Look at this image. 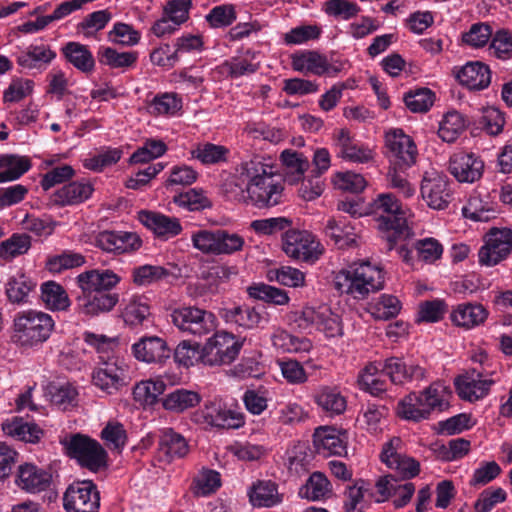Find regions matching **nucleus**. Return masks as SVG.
I'll list each match as a JSON object with an SVG mask.
<instances>
[{"label":"nucleus","mask_w":512,"mask_h":512,"mask_svg":"<svg viewBox=\"0 0 512 512\" xmlns=\"http://www.w3.org/2000/svg\"><path fill=\"white\" fill-rule=\"evenodd\" d=\"M291 65L297 72L314 74L317 76H334L341 70L340 66L329 62L326 56L321 55L316 51H306L294 54L292 56Z\"/></svg>","instance_id":"nucleus-24"},{"label":"nucleus","mask_w":512,"mask_h":512,"mask_svg":"<svg viewBox=\"0 0 512 512\" xmlns=\"http://www.w3.org/2000/svg\"><path fill=\"white\" fill-rule=\"evenodd\" d=\"M138 219L147 229L164 240L173 238L182 231L178 218L159 212L143 210L138 213Z\"/></svg>","instance_id":"nucleus-28"},{"label":"nucleus","mask_w":512,"mask_h":512,"mask_svg":"<svg viewBox=\"0 0 512 512\" xmlns=\"http://www.w3.org/2000/svg\"><path fill=\"white\" fill-rule=\"evenodd\" d=\"M36 284L27 276L21 274L12 277L6 284V294L10 302L16 304L26 303L30 292Z\"/></svg>","instance_id":"nucleus-58"},{"label":"nucleus","mask_w":512,"mask_h":512,"mask_svg":"<svg viewBox=\"0 0 512 512\" xmlns=\"http://www.w3.org/2000/svg\"><path fill=\"white\" fill-rule=\"evenodd\" d=\"M313 441L318 453L341 456L347 452V433L323 426L315 430Z\"/></svg>","instance_id":"nucleus-29"},{"label":"nucleus","mask_w":512,"mask_h":512,"mask_svg":"<svg viewBox=\"0 0 512 512\" xmlns=\"http://www.w3.org/2000/svg\"><path fill=\"white\" fill-rule=\"evenodd\" d=\"M512 252V230L492 229L486 236L485 244L478 252L479 263L494 266L504 260Z\"/></svg>","instance_id":"nucleus-18"},{"label":"nucleus","mask_w":512,"mask_h":512,"mask_svg":"<svg viewBox=\"0 0 512 512\" xmlns=\"http://www.w3.org/2000/svg\"><path fill=\"white\" fill-rule=\"evenodd\" d=\"M120 281L121 277L110 269H90L78 274L75 282L81 294L76 298L77 311L89 317L112 311L119 295L110 291Z\"/></svg>","instance_id":"nucleus-2"},{"label":"nucleus","mask_w":512,"mask_h":512,"mask_svg":"<svg viewBox=\"0 0 512 512\" xmlns=\"http://www.w3.org/2000/svg\"><path fill=\"white\" fill-rule=\"evenodd\" d=\"M318 407L329 416L341 415L346 411L347 399L338 387L323 386L314 395Z\"/></svg>","instance_id":"nucleus-37"},{"label":"nucleus","mask_w":512,"mask_h":512,"mask_svg":"<svg viewBox=\"0 0 512 512\" xmlns=\"http://www.w3.org/2000/svg\"><path fill=\"white\" fill-rule=\"evenodd\" d=\"M401 310L399 299L393 295H382L370 306L371 315L378 320H389L396 317Z\"/></svg>","instance_id":"nucleus-62"},{"label":"nucleus","mask_w":512,"mask_h":512,"mask_svg":"<svg viewBox=\"0 0 512 512\" xmlns=\"http://www.w3.org/2000/svg\"><path fill=\"white\" fill-rule=\"evenodd\" d=\"M42 392L44 398L60 410L66 411L77 405L78 390L67 380H49L42 385Z\"/></svg>","instance_id":"nucleus-23"},{"label":"nucleus","mask_w":512,"mask_h":512,"mask_svg":"<svg viewBox=\"0 0 512 512\" xmlns=\"http://www.w3.org/2000/svg\"><path fill=\"white\" fill-rule=\"evenodd\" d=\"M31 167L27 157L15 154L0 155V183L15 181Z\"/></svg>","instance_id":"nucleus-45"},{"label":"nucleus","mask_w":512,"mask_h":512,"mask_svg":"<svg viewBox=\"0 0 512 512\" xmlns=\"http://www.w3.org/2000/svg\"><path fill=\"white\" fill-rule=\"evenodd\" d=\"M420 192L427 205L436 210L447 208L452 198L447 176L435 169L424 172Z\"/></svg>","instance_id":"nucleus-17"},{"label":"nucleus","mask_w":512,"mask_h":512,"mask_svg":"<svg viewBox=\"0 0 512 512\" xmlns=\"http://www.w3.org/2000/svg\"><path fill=\"white\" fill-rule=\"evenodd\" d=\"M170 318L180 331L198 337L213 332L217 327L213 313L194 306L176 308L171 312Z\"/></svg>","instance_id":"nucleus-11"},{"label":"nucleus","mask_w":512,"mask_h":512,"mask_svg":"<svg viewBox=\"0 0 512 512\" xmlns=\"http://www.w3.org/2000/svg\"><path fill=\"white\" fill-rule=\"evenodd\" d=\"M282 248L288 257L311 264L324 252V247L312 233L299 230L285 233Z\"/></svg>","instance_id":"nucleus-14"},{"label":"nucleus","mask_w":512,"mask_h":512,"mask_svg":"<svg viewBox=\"0 0 512 512\" xmlns=\"http://www.w3.org/2000/svg\"><path fill=\"white\" fill-rule=\"evenodd\" d=\"M229 149L223 145L200 143L191 150V156L204 165L219 164L227 161Z\"/></svg>","instance_id":"nucleus-52"},{"label":"nucleus","mask_w":512,"mask_h":512,"mask_svg":"<svg viewBox=\"0 0 512 512\" xmlns=\"http://www.w3.org/2000/svg\"><path fill=\"white\" fill-rule=\"evenodd\" d=\"M69 63L84 73L94 69L95 61L92 53L86 45L78 42H68L61 49Z\"/></svg>","instance_id":"nucleus-41"},{"label":"nucleus","mask_w":512,"mask_h":512,"mask_svg":"<svg viewBox=\"0 0 512 512\" xmlns=\"http://www.w3.org/2000/svg\"><path fill=\"white\" fill-rule=\"evenodd\" d=\"M51 482V474L36 465L25 463L17 472L16 484L29 493L44 491Z\"/></svg>","instance_id":"nucleus-31"},{"label":"nucleus","mask_w":512,"mask_h":512,"mask_svg":"<svg viewBox=\"0 0 512 512\" xmlns=\"http://www.w3.org/2000/svg\"><path fill=\"white\" fill-rule=\"evenodd\" d=\"M92 382L107 394H115L130 383L129 366L117 356L108 357L94 369Z\"/></svg>","instance_id":"nucleus-10"},{"label":"nucleus","mask_w":512,"mask_h":512,"mask_svg":"<svg viewBox=\"0 0 512 512\" xmlns=\"http://www.w3.org/2000/svg\"><path fill=\"white\" fill-rule=\"evenodd\" d=\"M150 314L147 299L140 296H133L125 305L122 316L126 324L137 326L142 324Z\"/></svg>","instance_id":"nucleus-57"},{"label":"nucleus","mask_w":512,"mask_h":512,"mask_svg":"<svg viewBox=\"0 0 512 512\" xmlns=\"http://www.w3.org/2000/svg\"><path fill=\"white\" fill-rule=\"evenodd\" d=\"M452 391L445 382H432L420 393H411L398 404V414L407 420L427 419L434 412H443L450 406Z\"/></svg>","instance_id":"nucleus-4"},{"label":"nucleus","mask_w":512,"mask_h":512,"mask_svg":"<svg viewBox=\"0 0 512 512\" xmlns=\"http://www.w3.org/2000/svg\"><path fill=\"white\" fill-rule=\"evenodd\" d=\"M281 160L287 169L285 179L290 184L300 181L309 168L308 159L302 153L293 150H284L281 153Z\"/></svg>","instance_id":"nucleus-51"},{"label":"nucleus","mask_w":512,"mask_h":512,"mask_svg":"<svg viewBox=\"0 0 512 512\" xmlns=\"http://www.w3.org/2000/svg\"><path fill=\"white\" fill-rule=\"evenodd\" d=\"M384 282L385 275L382 268L364 261L339 271L334 278V287L341 294L363 300L369 294L382 290Z\"/></svg>","instance_id":"nucleus-3"},{"label":"nucleus","mask_w":512,"mask_h":512,"mask_svg":"<svg viewBox=\"0 0 512 512\" xmlns=\"http://www.w3.org/2000/svg\"><path fill=\"white\" fill-rule=\"evenodd\" d=\"M402 441L393 437L383 445L380 458L390 469L396 471L403 479H410L419 474L420 465L415 459L401 452Z\"/></svg>","instance_id":"nucleus-19"},{"label":"nucleus","mask_w":512,"mask_h":512,"mask_svg":"<svg viewBox=\"0 0 512 512\" xmlns=\"http://www.w3.org/2000/svg\"><path fill=\"white\" fill-rule=\"evenodd\" d=\"M233 183L237 188L234 197L238 201L257 208H269L282 202L283 185L272 162L262 156L241 162Z\"/></svg>","instance_id":"nucleus-1"},{"label":"nucleus","mask_w":512,"mask_h":512,"mask_svg":"<svg viewBox=\"0 0 512 512\" xmlns=\"http://www.w3.org/2000/svg\"><path fill=\"white\" fill-rule=\"evenodd\" d=\"M387 157L392 166L399 170L412 167L418 157V149L414 140L402 129H391L385 134Z\"/></svg>","instance_id":"nucleus-15"},{"label":"nucleus","mask_w":512,"mask_h":512,"mask_svg":"<svg viewBox=\"0 0 512 512\" xmlns=\"http://www.w3.org/2000/svg\"><path fill=\"white\" fill-rule=\"evenodd\" d=\"M54 327L55 321L45 312L21 311L13 318L10 339L19 349H35L50 338Z\"/></svg>","instance_id":"nucleus-5"},{"label":"nucleus","mask_w":512,"mask_h":512,"mask_svg":"<svg viewBox=\"0 0 512 512\" xmlns=\"http://www.w3.org/2000/svg\"><path fill=\"white\" fill-rule=\"evenodd\" d=\"M166 385L162 380L148 379L139 382L133 389V398L141 405H153L165 391Z\"/></svg>","instance_id":"nucleus-55"},{"label":"nucleus","mask_w":512,"mask_h":512,"mask_svg":"<svg viewBox=\"0 0 512 512\" xmlns=\"http://www.w3.org/2000/svg\"><path fill=\"white\" fill-rule=\"evenodd\" d=\"M60 443L70 458L90 471L97 472L107 465V453L102 445L86 435L76 433L66 436Z\"/></svg>","instance_id":"nucleus-8"},{"label":"nucleus","mask_w":512,"mask_h":512,"mask_svg":"<svg viewBox=\"0 0 512 512\" xmlns=\"http://www.w3.org/2000/svg\"><path fill=\"white\" fill-rule=\"evenodd\" d=\"M41 299L45 306L53 311H64L71 304L65 289L54 281L41 285Z\"/></svg>","instance_id":"nucleus-49"},{"label":"nucleus","mask_w":512,"mask_h":512,"mask_svg":"<svg viewBox=\"0 0 512 512\" xmlns=\"http://www.w3.org/2000/svg\"><path fill=\"white\" fill-rule=\"evenodd\" d=\"M456 77L461 85L470 90H483L491 82L489 67L478 61L466 63L457 71Z\"/></svg>","instance_id":"nucleus-33"},{"label":"nucleus","mask_w":512,"mask_h":512,"mask_svg":"<svg viewBox=\"0 0 512 512\" xmlns=\"http://www.w3.org/2000/svg\"><path fill=\"white\" fill-rule=\"evenodd\" d=\"M134 357L148 364H162L170 358L171 350L167 342L158 336L142 337L132 345Z\"/></svg>","instance_id":"nucleus-27"},{"label":"nucleus","mask_w":512,"mask_h":512,"mask_svg":"<svg viewBox=\"0 0 512 512\" xmlns=\"http://www.w3.org/2000/svg\"><path fill=\"white\" fill-rule=\"evenodd\" d=\"M182 108V99L172 92L156 95L148 105V110L156 116H174Z\"/></svg>","instance_id":"nucleus-54"},{"label":"nucleus","mask_w":512,"mask_h":512,"mask_svg":"<svg viewBox=\"0 0 512 512\" xmlns=\"http://www.w3.org/2000/svg\"><path fill=\"white\" fill-rule=\"evenodd\" d=\"M260 68L258 53L246 50L242 54L224 61L219 67L221 74L231 78H239L255 73Z\"/></svg>","instance_id":"nucleus-32"},{"label":"nucleus","mask_w":512,"mask_h":512,"mask_svg":"<svg viewBox=\"0 0 512 512\" xmlns=\"http://www.w3.org/2000/svg\"><path fill=\"white\" fill-rule=\"evenodd\" d=\"M201 401L200 395L192 390L176 389L167 394L162 401L163 407L171 412L181 413L195 407Z\"/></svg>","instance_id":"nucleus-48"},{"label":"nucleus","mask_w":512,"mask_h":512,"mask_svg":"<svg viewBox=\"0 0 512 512\" xmlns=\"http://www.w3.org/2000/svg\"><path fill=\"white\" fill-rule=\"evenodd\" d=\"M94 244L107 253L125 254L139 249L142 241L133 232L104 230L95 236Z\"/></svg>","instance_id":"nucleus-20"},{"label":"nucleus","mask_w":512,"mask_h":512,"mask_svg":"<svg viewBox=\"0 0 512 512\" xmlns=\"http://www.w3.org/2000/svg\"><path fill=\"white\" fill-rule=\"evenodd\" d=\"M334 145L337 155L353 163H368L373 160V151L359 144L346 129H339L334 133Z\"/></svg>","instance_id":"nucleus-26"},{"label":"nucleus","mask_w":512,"mask_h":512,"mask_svg":"<svg viewBox=\"0 0 512 512\" xmlns=\"http://www.w3.org/2000/svg\"><path fill=\"white\" fill-rule=\"evenodd\" d=\"M288 321L302 331L316 329L327 337H336L342 332L339 316L325 305L317 308L307 306L302 310L290 312Z\"/></svg>","instance_id":"nucleus-9"},{"label":"nucleus","mask_w":512,"mask_h":512,"mask_svg":"<svg viewBox=\"0 0 512 512\" xmlns=\"http://www.w3.org/2000/svg\"><path fill=\"white\" fill-rule=\"evenodd\" d=\"M333 489L328 478L321 472H314L306 484L300 488L299 495L312 501L325 500L332 496Z\"/></svg>","instance_id":"nucleus-43"},{"label":"nucleus","mask_w":512,"mask_h":512,"mask_svg":"<svg viewBox=\"0 0 512 512\" xmlns=\"http://www.w3.org/2000/svg\"><path fill=\"white\" fill-rule=\"evenodd\" d=\"M484 162L473 153L459 152L451 156L449 171L457 181L474 183L483 174Z\"/></svg>","instance_id":"nucleus-25"},{"label":"nucleus","mask_w":512,"mask_h":512,"mask_svg":"<svg viewBox=\"0 0 512 512\" xmlns=\"http://www.w3.org/2000/svg\"><path fill=\"white\" fill-rule=\"evenodd\" d=\"M56 57V53L47 45H30L26 52L17 57V64L24 69H35L40 64L48 65Z\"/></svg>","instance_id":"nucleus-47"},{"label":"nucleus","mask_w":512,"mask_h":512,"mask_svg":"<svg viewBox=\"0 0 512 512\" xmlns=\"http://www.w3.org/2000/svg\"><path fill=\"white\" fill-rule=\"evenodd\" d=\"M454 384L456 392L462 400L475 402L488 395L494 380L483 377L481 372L472 369L458 376Z\"/></svg>","instance_id":"nucleus-21"},{"label":"nucleus","mask_w":512,"mask_h":512,"mask_svg":"<svg viewBox=\"0 0 512 512\" xmlns=\"http://www.w3.org/2000/svg\"><path fill=\"white\" fill-rule=\"evenodd\" d=\"M462 214L465 218L488 222L496 217V205L489 199L488 194H481L479 191L472 193L467 204L462 208Z\"/></svg>","instance_id":"nucleus-35"},{"label":"nucleus","mask_w":512,"mask_h":512,"mask_svg":"<svg viewBox=\"0 0 512 512\" xmlns=\"http://www.w3.org/2000/svg\"><path fill=\"white\" fill-rule=\"evenodd\" d=\"M488 317V311L481 304L462 303L451 313L452 322L466 329L482 324Z\"/></svg>","instance_id":"nucleus-39"},{"label":"nucleus","mask_w":512,"mask_h":512,"mask_svg":"<svg viewBox=\"0 0 512 512\" xmlns=\"http://www.w3.org/2000/svg\"><path fill=\"white\" fill-rule=\"evenodd\" d=\"M31 248V237L25 233H14L0 243V259L11 261L26 254Z\"/></svg>","instance_id":"nucleus-53"},{"label":"nucleus","mask_w":512,"mask_h":512,"mask_svg":"<svg viewBox=\"0 0 512 512\" xmlns=\"http://www.w3.org/2000/svg\"><path fill=\"white\" fill-rule=\"evenodd\" d=\"M85 263V257L73 251H64L61 254L49 256L45 267L51 273H61L64 270L80 267Z\"/></svg>","instance_id":"nucleus-60"},{"label":"nucleus","mask_w":512,"mask_h":512,"mask_svg":"<svg viewBox=\"0 0 512 512\" xmlns=\"http://www.w3.org/2000/svg\"><path fill=\"white\" fill-rule=\"evenodd\" d=\"M248 494L252 505L257 507H272L282 501L276 483L271 480L257 481Z\"/></svg>","instance_id":"nucleus-40"},{"label":"nucleus","mask_w":512,"mask_h":512,"mask_svg":"<svg viewBox=\"0 0 512 512\" xmlns=\"http://www.w3.org/2000/svg\"><path fill=\"white\" fill-rule=\"evenodd\" d=\"M173 201L180 207L190 211H199L211 206L210 200L202 189H190L174 196Z\"/></svg>","instance_id":"nucleus-63"},{"label":"nucleus","mask_w":512,"mask_h":512,"mask_svg":"<svg viewBox=\"0 0 512 512\" xmlns=\"http://www.w3.org/2000/svg\"><path fill=\"white\" fill-rule=\"evenodd\" d=\"M93 192L88 183L72 182L57 190L53 195V202L60 206L79 204L87 200Z\"/></svg>","instance_id":"nucleus-42"},{"label":"nucleus","mask_w":512,"mask_h":512,"mask_svg":"<svg viewBox=\"0 0 512 512\" xmlns=\"http://www.w3.org/2000/svg\"><path fill=\"white\" fill-rule=\"evenodd\" d=\"M367 213L375 217L378 229L386 233L388 248L392 249L407 228L399 200L392 193H381L367 205Z\"/></svg>","instance_id":"nucleus-6"},{"label":"nucleus","mask_w":512,"mask_h":512,"mask_svg":"<svg viewBox=\"0 0 512 512\" xmlns=\"http://www.w3.org/2000/svg\"><path fill=\"white\" fill-rule=\"evenodd\" d=\"M382 364L384 376L396 385H403L408 382H421L427 378V371L415 363H407L398 357L386 359Z\"/></svg>","instance_id":"nucleus-22"},{"label":"nucleus","mask_w":512,"mask_h":512,"mask_svg":"<svg viewBox=\"0 0 512 512\" xmlns=\"http://www.w3.org/2000/svg\"><path fill=\"white\" fill-rule=\"evenodd\" d=\"M271 341L272 345L282 353H303L312 348L309 339L296 337L281 329H277L272 334Z\"/></svg>","instance_id":"nucleus-46"},{"label":"nucleus","mask_w":512,"mask_h":512,"mask_svg":"<svg viewBox=\"0 0 512 512\" xmlns=\"http://www.w3.org/2000/svg\"><path fill=\"white\" fill-rule=\"evenodd\" d=\"M194 249L205 255H233L243 250L245 239L236 232L226 229H200L191 234Z\"/></svg>","instance_id":"nucleus-7"},{"label":"nucleus","mask_w":512,"mask_h":512,"mask_svg":"<svg viewBox=\"0 0 512 512\" xmlns=\"http://www.w3.org/2000/svg\"><path fill=\"white\" fill-rule=\"evenodd\" d=\"M2 430L6 435L28 443H37L43 436V430L37 424L26 422L21 417L3 422Z\"/></svg>","instance_id":"nucleus-38"},{"label":"nucleus","mask_w":512,"mask_h":512,"mask_svg":"<svg viewBox=\"0 0 512 512\" xmlns=\"http://www.w3.org/2000/svg\"><path fill=\"white\" fill-rule=\"evenodd\" d=\"M63 501L67 512H98L100 494L92 481L83 480L74 482L67 488Z\"/></svg>","instance_id":"nucleus-16"},{"label":"nucleus","mask_w":512,"mask_h":512,"mask_svg":"<svg viewBox=\"0 0 512 512\" xmlns=\"http://www.w3.org/2000/svg\"><path fill=\"white\" fill-rule=\"evenodd\" d=\"M325 234L333 240L335 245L339 248H346L356 243L357 235L355 228L350 223L346 222L345 219H329L325 226Z\"/></svg>","instance_id":"nucleus-44"},{"label":"nucleus","mask_w":512,"mask_h":512,"mask_svg":"<svg viewBox=\"0 0 512 512\" xmlns=\"http://www.w3.org/2000/svg\"><path fill=\"white\" fill-rule=\"evenodd\" d=\"M463 115L457 111L447 112L439 123L438 136L447 143L455 142L466 128Z\"/></svg>","instance_id":"nucleus-50"},{"label":"nucleus","mask_w":512,"mask_h":512,"mask_svg":"<svg viewBox=\"0 0 512 512\" xmlns=\"http://www.w3.org/2000/svg\"><path fill=\"white\" fill-rule=\"evenodd\" d=\"M241 346L242 343L237 341L233 334L217 332L204 344L201 360L210 366L230 364L238 356Z\"/></svg>","instance_id":"nucleus-12"},{"label":"nucleus","mask_w":512,"mask_h":512,"mask_svg":"<svg viewBox=\"0 0 512 512\" xmlns=\"http://www.w3.org/2000/svg\"><path fill=\"white\" fill-rule=\"evenodd\" d=\"M193 420L198 424L217 429H238L245 424L241 412L228 408L220 401L205 403L194 413Z\"/></svg>","instance_id":"nucleus-13"},{"label":"nucleus","mask_w":512,"mask_h":512,"mask_svg":"<svg viewBox=\"0 0 512 512\" xmlns=\"http://www.w3.org/2000/svg\"><path fill=\"white\" fill-rule=\"evenodd\" d=\"M220 315L226 323L243 329H254L268 322V319L256 308L248 305L223 308Z\"/></svg>","instance_id":"nucleus-30"},{"label":"nucleus","mask_w":512,"mask_h":512,"mask_svg":"<svg viewBox=\"0 0 512 512\" xmlns=\"http://www.w3.org/2000/svg\"><path fill=\"white\" fill-rule=\"evenodd\" d=\"M368 492L367 483L358 480L347 487L344 493V509L346 512H362L364 509V495Z\"/></svg>","instance_id":"nucleus-64"},{"label":"nucleus","mask_w":512,"mask_h":512,"mask_svg":"<svg viewBox=\"0 0 512 512\" xmlns=\"http://www.w3.org/2000/svg\"><path fill=\"white\" fill-rule=\"evenodd\" d=\"M188 452L189 445L184 436L171 428L163 430L158 443L160 459L171 462L174 459L185 457Z\"/></svg>","instance_id":"nucleus-34"},{"label":"nucleus","mask_w":512,"mask_h":512,"mask_svg":"<svg viewBox=\"0 0 512 512\" xmlns=\"http://www.w3.org/2000/svg\"><path fill=\"white\" fill-rule=\"evenodd\" d=\"M247 293L252 298L272 303L274 305H286L290 300L285 290L264 283L249 286L247 288Z\"/></svg>","instance_id":"nucleus-56"},{"label":"nucleus","mask_w":512,"mask_h":512,"mask_svg":"<svg viewBox=\"0 0 512 512\" xmlns=\"http://www.w3.org/2000/svg\"><path fill=\"white\" fill-rule=\"evenodd\" d=\"M310 464L307 448L302 445H294L286 452L285 466L291 476H301L308 472Z\"/></svg>","instance_id":"nucleus-59"},{"label":"nucleus","mask_w":512,"mask_h":512,"mask_svg":"<svg viewBox=\"0 0 512 512\" xmlns=\"http://www.w3.org/2000/svg\"><path fill=\"white\" fill-rule=\"evenodd\" d=\"M382 372L381 362H373L366 365L358 375L360 389L373 395L379 396L387 391V381Z\"/></svg>","instance_id":"nucleus-36"},{"label":"nucleus","mask_w":512,"mask_h":512,"mask_svg":"<svg viewBox=\"0 0 512 512\" xmlns=\"http://www.w3.org/2000/svg\"><path fill=\"white\" fill-rule=\"evenodd\" d=\"M221 486L220 474L211 469H202L194 478L192 491L198 497L208 496Z\"/></svg>","instance_id":"nucleus-61"}]
</instances>
